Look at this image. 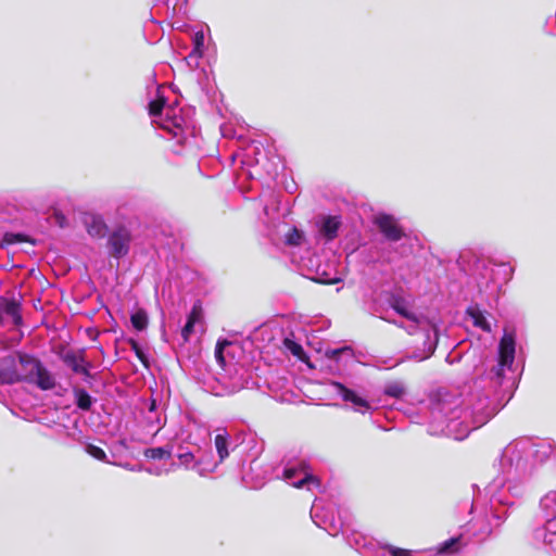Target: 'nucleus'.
Masks as SVG:
<instances>
[{
	"label": "nucleus",
	"instance_id": "nucleus-1",
	"mask_svg": "<svg viewBox=\"0 0 556 556\" xmlns=\"http://www.w3.org/2000/svg\"><path fill=\"white\" fill-rule=\"evenodd\" d=\"M17 361V383L27 382L35 384L42 391L55 388L56 380L52 372L45 367L42 362L31 354L21 351L15 352Z\"/></svg>",
	"mask_w": 556,
	"mask_h": 556
},
{
	"label": "nucleus",
	"instance_id": "nucleus-2",
	"mask_svg": "<svg viewBox=\"0 0 556 556\" xmlns=\"http://www.w3.org/2000/svg\"><path fill=\"white\" fill-rule=\"evenodd\" d=\"M131 240V232L125 225L116 226L108 236L111 256L117 260L125 257L129 253Z\"/></svg>",
	"mask_w": 556,
	"mask_h": 556
},
{
	"label": "nucleus",
	"instance_id": "nucleus-3",
	"mask_svg": "<svg viewBox=\"0 0 556 556\" xmlns=\"http://www.w3.org/2000/svg\"><path fill=\"white\" fill-rule=\"evenodd\" d=\"M372 223L388 241L397 242L405 237L404 229L391 214L378 213Z\"/></svg>",
	"mask_w": 556,
	"mask_h": 556
},
{
	"label": "nucleus",
	"instance_id": "nucleus-4",
	"mask_svg": "<svg viewBox=\"0 0 556 556\" xmlns=\"http://www.w3.org/2000/svg\"><path fill=\"white\" fill-rule=\"evenodd\" d=\"M331 386L336 389L338 394L341 395L344 402H350L354 405L356 412L365 414L371 409L370 404L367 400L357 395L353 390L346 388L343 383L338 381H332Z\"/></svg>",
	"mask_w": 556,
	"mask_h": 556
},
{
	"label": "nucleus",
	"instance_id": "nucleus-5",
	"mask_svg": "<svg viewBox=\"0 0 556 556\" xmlns=\"http://www.w3.org/2000/svg\"><path fill=\"white\" fill-rule=\"evenodd\" d=\"M17 361L15 353L0 357V383H17Z\"/></svg>",
	"mask_w": 556,
	"mask_h": 556
},
{
	"label": "nucleus",
	"instance_id": "nucleus-6",
	"mask_svg": "<svg viewBox=\"0 0 556 556\" xmlns=\"http://www.w3.org/2000/svg\"><path fill=\"white\" fill-rule=\"evenodd\" d=\"M0 312H2V314L5 316L11 317L14 326L21 327L23 325L22 303L20 299L14 296L0 298Z\"/></svg>",
	"mask_w": 556,
	"mask_h": 556
},
{
	"label": "nucleus",
	"instance_id": "nucleus-7",
	"mask_svg": "<svg viewBox=\"0 0 556 556\" xmlns=\"http://www.w3.org/2000/svg\"><path fill=\"white\" fill-rule=\"evenodd\" d=\"M87 233L94 239H103L108 235V225L98 214H87L84 217Z\"/></svg>",
	"mask_w": 556,
	"mask_h": 556
},
{
	"label": "nucleus",
	"instance_id": "nucleus-8",
	"mask_svg": "<svg viewBox=\"0 0 556 556\" xmlns=\"http://www.w3.org/2000/svg\"><path fill=\"white\" fill-rule=\"evenodd\" d=\"M203 319V307L200 300L195 301L192 305L191 312L184 328L181 329V337L185 342L189 341L190 336L193 333L194 325Z\"/></svg>",
	"mask_w": 556,
	"mask_h": 556
},
{
	"label": "nucleus",
	"instance_id": "nucleus-9",
	"mask_svg": "<svg viewBox=\"0 0 556 556\" xmlns=\"http://www.w3.org/2000/svg\"><path fill=\"white\" fill-rule=\"evenodd\" d=\"M515 358V338L510 333H505L498 345V359L502 364H513Z\"/></svg>",
	"mask_w": 556,
	"mask_h": 556
},
{
	"label": "nucleus",
	"instance_id": "nucleus-10",
	"mask_svg": "<svg viewBox=\"0 0 556 556\" xmlns=\"http://www.w3.org/2000/svg\"><path fill=\"white\" fill-rule=\"evenodd\" d=\"M62 361L66 364L75 374L86 364L84 351H67L61 355Z\"/></svg>",
	"mask_w": 556,
	"mask_h": 556
},
{
	"label": "nucleus",
	"instance_id": "nucleus-11",
	"mask_svg": "<svg viewBox=\"0 0 556 556\" xmlns=\"http://www.w3.org/2000/svg\"><path fill=\"white\" fill-rule=\"evenodd\" d=\"M16 243H29L31 245H36L37 241L33 237L18 232H5L0 241V248L4 249L9 245L16 244Z\"/></svg>",
	"mask_w": 556,
	"mask_h": 556
},
{
	"label": "nucleus",
	"instance_id": "nucleus-12",
	"mask_svg": "<svg viewBox=\"0 0 556 556\" xmlns=\"http://www.w3.org/2000/svg\"><path fill=\"white\" fill-rule=\"evenodd\" d=\"M390 306L404 318L417 323L418 317L407 307L406 301L402 296L393 295L390 300Z\"/></svg>",
	"mask_w": 556,
	"mask_h": 556
},
{
	"label": "nucleus",
	"instance_id": "nucleus-13",
	"mask_svg": "<svg viewBox=\"0 0 556 556\" xmlns=\"http://www.w3.org/2000/svg\"><path fill=\"white\" fill-rule=\"evenodd\" d=\"M340 225L341 223L337 216H327L324 219L320 232L328 241H331L337 238Z\"/></svg>",
	"mask_w": 556,
	"mask_h": 556
},
{
	"label": "nucleus",
	"instance_id": "nucleus-14",
	"mask_svg": "<svg viewBox=\"0 0 556 556\" xmlns=\"http://www.w3.org/2000/svg\"><path fill=\"white\" fill-rule=\"evenodd\" d=\"M467 314L472 319V323L476 327L482 329L483 331L490 332L491 326L488 323L484 313L479 308V306H470L467 308Z\"/></svg>",
	"mask_w": 556,
	"mask_h": 556
},
{
	"label": "nucleus",
	"instance_id": "nucleus-15",
	"mask_svg": "<svg viewBox=\"0 0 556 556\" xmlns=\"http://www.w3.org/2000/svg\"><path fill=\"white\" fill-rule=\"evenodd\" d=\"M172 453H173V446L165 445V446L146 448L143 451V456L149 459H153V460L170 459Z\"/></svg>",
	"mask_w": 556,
	"mask_h": 556
},
{
	"label": "nucleus",
	"instance_id": "nucleus-16",
	"mask_svg": "<svg viewBox=\"0 0 556 556\" xmlns=\"http://www.w3.org/2000/svg\"><path fill=\"white\" fill-rule=\"evenodd\" d=\"M228 442H229V434L225 429H223L220 433H217L215 435L214 444H215V447H216V451H217L220 462L226 459L229 455Z\"/></svg>",
	"mask_w": 556,
	"mask_h": 556
},
{
	"label": "nucleus",
	"instance_id": "nucleus-17",
	"mask_svg": "<svg viewBox=\"0 0 556 556\" xmlns=\"http://www.w3.org/2000/svg\"><path fill=\"white\" fill-rule=\"evenodd\" d=\"M74 395L76 399V405L78 408L88 412L92 405V399L88 392L84 389H74Z\"/></svg>",
	"mask_w": 556,
	"mask_h": 556
},
{
	"label": "nucleus",
	"instance_id": "nucleus-18",
	"mask_svg": "<svg viewBox=\"0 0 556 556\" xmlns=\"http://www.w3.org/2000/svg\"><path fill=\"white\" fill-rule=\"evenodd\" d=\"M130 321L132 327L138 330L142 331L148 326V314L144 309L140 308L136 313H134L130 317Z\"/></svg>",
	"mask_w": 556,
	"mask_h": 556
},
{
	"label": "nucleus",
	"instance_id": "nucleus-19",
	"mask_svg": "<svg viewBox=\"0 0 556 556\" xmlns=\"http://www.w3.org/2000/svg\"><path fill=\"white\" fill-rule=\"evenodd\" d=\"M460 539H462V536L458 535V536L451 538V539L446 540L437 548L438 554H454V553L458 552V549H459L458 544H459Z\"/></svg>",
	"mask_w": 556,
	"mask_h": 556
},
{
	"label": "nucleus",
	"instance_id": "nucleus-20",
	"mask_svg": "<svg viewBox=\"0 0 556 556\" xmlns=\"http://www.w3.org/2000/svg\"><path fill=\"white\" fill-rule=\"evenodd\" d=\"M283 345L286 349H288L292 353V355L296 356L299 359H302V361L304 359L305 352L301 344H299L298 342H295L289 338H286L283 340Z\"/></svg>",
	"mask_w": 556,
	"mask_h": 556
},
{
	"label": "nucleus",
	"instance_id": "nucleus-21",
	"mask_svg": "<svg viewBox=\"0 0 556 556\" xmlns=\"http://www.w3.org/2000/svg\"><path fill=\"white\" fill-rule=\"evenodd\" d=\"M127 342L130 345L131 350L135 352L137 358L140 361V363L146 368H148L149 367V358L146 355V353L142 351V349L140 348L139 343L135 339H132V338H129L127 340Z\"/></svg>",
	"mask_w": 556,
	"mask_h": 556
},
{
	"label": "nucleus",
	"instance_id": "nucleus-22",
	"mask_svg": "<svg viewBox=\"0 0 556 556\" xmlns=\"http://www.w3.org/2000/svg\"><path fill=\"white\" fill-rule=\"evenodd\" d=\"M303 232L296 227L291 228L286 235V244L298 247L302 243Z\"/></svg>",
	"mask_w": 556,
	"mask_h": 556
},
{
	"label": "nucleus",
	"instance_id": "nucleus-23",
	"mask_svg": "<svg viewBox=\"0 0 556 556\" xmlns=\"http://www.w3.org/2000/svg\"><path fill=\"white\" fill-rule=\"evenodd\" d=\"M166 100L164 97H159L149 103V114L151 116H160L165 106Z\"/></svg>",
	"mask_w": 556,
	"mask_h": 556
},
{
	"label": "nucleus",
	"instance_id": "nucleus-24",
	"mask_svg": "<svg viewBox=\"0 0 556 556\" xmlns=\"http://www.w3.org/2000/svg\"><path fill=\"white\" fill-rule=\"evenodd\" d=\"M230 344L227 340H218L215 346V358L222 366L225 365L224 349Z\"/></svg>",
	"mask_w": 556,
	"mask_h": 556
},
{
	"label": "nucleus",
	"instance_id": "nucleus-25",
	"mask_svg": "<svg viewBox=\"0 0 556 556\" xmlns=\"http://www.w3.org/2000/svg\"><path fill=\"white\" fill-rule=\"evenodd\" d=\"M384 393L389 396L400 399L401 396L404 395L405 389L401 383L395 382L387 386Z\"/></svg>",
	"mask_w": 556,
	"mask_h": 556
},
{
	"label": "nucleus",
	"instance_id": "nucleus-26",
	"mask_svg": "<svg viewBox=\"0 0 556 556\" xmlns=\"http://www.w3.org/2000/svg\"><path fill=\"white\" fill-rule=\"evenodd\" d=\"M86 451L93 458L101 462H106V453L100 446H97L94 444H88Z\"/></svg>",
	"mask_w": 556,
	"mask_h": 556
},
{
	"label": "nucleus",
	"instance_id": "nucleus-27",
	"mask_svg": "<svg viewBox=\"0 0 556 556\" xmlns=\"http://www.w3.org/2000/svg\"><path fill=\"white\" fill-rule=\"evenodd\" d=\"M510 365L511 364H502L501 359H498V364L492 368L491 372L496 377L498 383H501L504 376V367Z\"/></svg>",
	"mask_w": 556,
	"mask_h": 556
},
{
	"label": "nucleus",
	"instance_id": "nucleus-28",
	"mask_svg": "<svg viewBox=\"0 0 556 556\" xmlns=\"http://www.w3.org/2000/svg\"><path fill=\"white\" fill-rule=\"evenodd\" d=\"M53 218L55 220V224L60 227V228H65L67 227V218L65 217V215L60 212V211H55L53 213Z\"/></svg>",
	"mask_w": 556,
	"mask_h": 556
},
{
	"label": "nucleus",
	"instance_id": "nucleus-29",
	"mask_svg": "<svg viewBox=\"0 0 556 556\" xmlns=\"http://www.w3.org/2000/svg\"><path fill=\"white\" fill-rule=\"evenodd\" d=\"M204 45V34L202 31H198L194 35V51L200 52V49Z\"/></svg>",
	"mask_w": 556,
	"mask_h": 556
},
{
	"label": "nucleus",
	"instance_id": "nucleus-30",
	"mask_svg": "<svg viewBox=\"0 0 556 556\" xmlns=\"http://www.w3.org/2000/svg\"><path fill=\"white\" fill-rule=\"evenodd\" d=\"M391 556H412L409 549L399 548V547H389Z\"/></svg>",
	"mask_w": 556,
	"mask_h": 556
},
{
	"label": "nucleus",
	"instance_id": "nucleus-31",
	"mask_svg": "<svg viewBox=\"0 0 556 556\" xmlns=\"http://www.w3.org/2000/svg\"><path fill=\"white\" fill-rule=\"evenodd\" d=\"M178 458L182 464L188 465L194 459V455L191 452H186L178 455Z\"/></svg>",
	"mask_w": 556,
	"mask_h": 556
},
{
	"label": "nucleus",
	"instance_id": "nucleus-32",
	"mask_svg": "<svg viewBox=\"0 0 556 556\" xmlns=\"http://www.w3.org/2000/svg\"><path fill=\"white\" fill-rule=\"evenodd\" d=\"M91 368V363L90 362H86V364L76 372V374H81L84 375L86 378H91V374H90V369Z\"/></svg>",
	"mask_w": 556,
	"mask_h": 556
},
{
	"label": "nucleus",
	"instance_id": "nucleus-33",
	"mask_svg": "<svg viewBox=\"0 0 556 556\" xmlns=\"http://www.w3.org/2000/svg\"><path fill=\"white\" fill-rule=\"evenodd\" d=\"M314 477L312 475L306 473L302 479H300L298 482H294L293 485L298 489L302 488L305 483L313 480Z\"/></svg>",
	"mask_w": 556,
	"mask_h": 556
},
{
	"label": "nucleus",
	"instance_id": "nucleus-34",
	"mask_svg": "<svg viewBox=\"0 0 556 556\" xmlns=\"http://www.w3.org/2000/svg\"><path fill=\"white\" fill-rule=\"evenodd\" d=\"M298 469L296 468H287L285 469L283 476L286 479H292L296 476Z\"/></svg>",
	"mask_w": 556,
	"mask_h": 556
},
{
	"label": "nucleus",
	"instance_id": "nucleus-35",
	"mask_svg": "<svg viewBox=\"0 0 556 556\" xmlns=\"http://www.w3.org/2000/svg\"><path fill=\"white\" fill-rule=\"evenodd\" d=\"M2 324H3V314H2V312H0V327L2 326Z\"/></svg>",
	"mask_w": 556,
	"mask_h": 556
},
{
	"label": "nucleus",
	"instance_id": "nucleus-36",
	"mask_svg": "<svg viewBox=\"0 0 556 556\" xmlns=\"http://www.w3.org/2000/svg\"><path fill=\"white\" fill-rule=\"evenodd\" d=\"M338 281H339V279H334V280L330 281L329 283H336Z\"/></svg>",
	"mask_w": 556,
	"mask_h": 556
},
{
	"label": "nucleus",
	"instance_id": "nucleus-37",
	"mask_svg": "<svg viewBox=\"0 0 556 556\" xmlns=\"http://www.w3.org/2000/svg\"><path fill=\"white\" fill-rule=\"evenodd\" d=\"M339 353H340V350L333 351V354H339Z\"/></svg>",
	"mask_w": 556,
	"mask_h": 556
}]
</instances>
